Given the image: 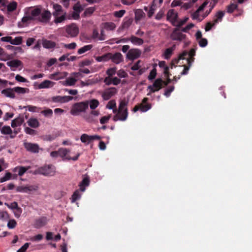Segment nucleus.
Returning <instances> with one entry per match:
<instances>
[{
  "label": "nucleus",
  "mask_w": 252,
  "mask_h": 252,
  "mask_svg": "<svg viewBox=\"0 0 252 252\" xmlns=\"http://www.w3.org/2000/svg\"><path fill=\"white\" fill-rule=\"evenodd\" d=\"M89 101H85L74 103L70 110V114L73 116H77L81 112H85L89 107Z\"/></svg>",
  "instance_id": "nucleus-1"
},
{
  "label": "nucleus",
  "mask_w": 252,
  "mask_h": 252,
  "mask_svg": "<svg viewBox=\"0 0 252 252\" xmlns=\"http://www.w3.org/2000/svg\"><path fill=\"white\" fill-rule=\"evenodd\" d=\"M56 173V168L52 164L45 165L36 169L35 174H41L45 176H53Z\"/></svg>",
  "instance_id": "nucleus-2"
},
{
  "label": "nucleus",
  "mask_w": 252,
  "mask_h": 252,
  "mask_svg": "<svg viewBox=\"0 0 252 252\" xmlns=\"http://www.w3.org/2000/svg\"><path fill=\"white\" fill-rule=\"evenodd\" d=\"M179 28H176L170 34V37L172 40L182 41L186 38V35L183 34Z\"/></svg>",
  "instance_id": "nucleus-3"
},
{
  "label": "nucleus",
  "mask_w": 252,
  "mask_h": 252,
  "mask_svg": "<svg viewBox=\"0 0 252 252\" xmlns=\"http://www.w3.org/2000/svg\"><path fill=\"white\" fill-rule=\"evenodd\" d=\"M59 156L61 157L63 160H73L74 161L77 160L80 156V154H78L75 157L71 158L67 156L68 154L70 152V150L66 148H60L58 150Z\"/></svg>",
  "instance_id": "nucleus-4"
},
{
  "label": "nucleus",
  "mask_w": 252,
  "mask_h": 252,
  "mask_svg": "<svg viewBox=\"0 0 252 252\" xmlns=\"http://www.w3.org/2000/svg\"><path fill=\"white\" fill-rule=\"evenodd\" d=\"M66 32L71 37L77 36L79 33V28L74 23H72L66 27Z\"/></svg>",
  "instance_id": "nucleus-5"
},
{
  "label": "nucleus",
  "mask_w": 252,
  "mask_h": 252,
  "mask_svg": "<svg viewBox=\"0 0 252 252\" xmlns=\"http://www.w3.org/2000/svg\"><path fill=\"white\" fill-rule=\"evenodd\" d=\"M117 93V90L115 87H111L105 89L102 94V97L104 100L110 99Z\"/></svg>",
  "instance_id": "nucleus-6"
},
{
  "label": "nucleus",
  "mask_w": 252,
  "mask_h": 252,
  "mask_svg": "<svg viewBox=\"0 0 252 252\" xmlns=\"http://www.w3.org/2000/svg\"><path fill=\"white\" fill-rule=\"evenodd\" d=\"M23 145L27 151L32 153H38L40 149L39 145L36 143L25 142Z\"/></svg>",
  "instance_id": "nucleus-7"
},
{
  "label": "nucleus",
  "mask_w": 252,
  "mask_h": 252,
  "mask_svg": "<svg viewBox=\"0 0 252 252\" xmlns=\"http://www.w3.org/2000/svg\"><path fill=\"white\" fill-rule=\"evenodd\" d=\"M38 189V186L36 185H27L18 187L16 191L21 192L30 193L31 191L37 190Z\"/></svg>",
  "instance_id": "nucleus-8"
},
{
  "label": "nucleus",
  "mask_w": 252,
  "mask_h": 252,
  "mask_svg": "<svg viewBox=\"0 0 252 252\" xmlns=\"http://www.w3.org/2000/svg\"><path fill=\"white\" fill-rule=\"evenodd\" d=\"M141 54L140 50L137 49H131L129 50L126 54V58L129 60L133 61L138 58Z\"/></svg>",
  "instance_id": "nucleus-9"
},
{
  "label": "nucleus",
  "mask_w": 252,
  "mask_h": 252,
  "mask_svg": "<svg viewBox=\"0 0 252 252\" xmlns=\"http://www.w3.org/2000/svg\"><path fill=\"white\" fill-rule=\"evenodd\" d=\"M108 55L109 56L110 60H111L112 62L116 64H119L123 61V56L119 52H117L114 54L109 53Z\"/></svg>",
  "instance_id": "nucleus-10"
},
{
  "label": "nucleus",
  "mask_w": 252,
  "mask_h": 252,
  "mask_svg": "<svg viewBox=\"0 0 252 252\" xmlns=\"http://www.w3.org/2000/svg\"><path fill=\"white\" fill-rule=\"evenodd\" d=\"M195 55V49L194 48H191L188 53L187 51H185L183 52L181 54L179 55V59H185L187 61V60H189V59L191 60L193 59L194 60V58L193 57Z\"/></svg>",
  "instance_id": "nucleus-11"
},
{
  "label": "nucleus",
  "mask_w": 252,
  "mask_h": 252,
  "mask_svg": "<svg viewBox=\"0 0 252 252\" xmlns=\"http://www.w3.org/2000/svg\"><path fill=\"white\" fill-rule=\"evenodd\" d=\"M128 116V111L127 109H125L124 111L118 110V114L114 116L113 118V120L114 121H117L118 120L120 121H125L126 120Z\"/></svg>",
  "instance_id": "nucleus-12"
},
{
  "label": "nucleus",
  "mask_w": 252,
  "mask_h": 252,
  "mask_svg": "<svg viewBox=\"0 0 252 252\" xmlns=\"http://www.w3.org/2000/svg\"><path fill=\"white\" fill-rule=\"evenodd\" d=\"M7 66L10 67L11 70H15V68L21 67V69L23 67V63L18 60H13L7 62L6 63Z\"/></svg>",
  "instance_id": "nucleus-13"
},
{
  "label": "nucleus",
  "mask_w": 252,
  "mask_h": 252,
  "mask_svg": "<svg viewBox=\"0 0 252 252\" xmlns=\"http://www.w3.org/2000/svg\"><path fill=\"white\" fill-rule=\"evenodd\" d=\"M178 17L177 13L175 12L173 9H170L167 13V18L171 21L174 26L176 25L175 23L177 22Z\"/></svg>",
  "instance_id": "nucleus-14"
},
{
  "label": "nucleus",
  "mask_w": 252,
  "mask_h": 252,
  "mask_svg": "<svg viewBox=\"0 0 252 252\" xmlns=\"http://www.w3.org/2000/svg\"><path fill=\"white\" fill-rule=\"evenodd\" d=\"M47 222L46 217H42L35 220L33 226L35 228H40L45 226Z\"/></svg>",
  "instance_id": "nucleus-15"
},
{
  "label": "nucleus",
  "mask_w": 252,
  "mask_h": 252,
  "mask_svg": "<svg viewBox=\"0 0 252 252\" xmlns=\"http://www.w3.org/2000/svg\"><path fill=\"white\" fill-rule=\"evenodd\" d=\"M41 16L39 17L38 19L41 22L47 23L49 21L51 17V13L48 10H44L40 14Z\"/></svg>",
  "instance_id": "nucleus-16"
},
{
  "label": "nucleus",
  "mask_w": 252,
  "mask_h": 252,
  "mask_svg": "<svg viewBox=\"0 0 252 252\" xmlns=\"http://www.w3.org/2000/svg\"><path fill=\"white\" fill-rule=\"evenodd\" d=\"M42 44L44 48L50 49H53L56 47V43L51 40H47L45 38L42 39Z\"/></svg>",
  "instance_id": "nucleus-17"
},
{
  "label": "nucleus",
  "mask_w": 252,
  "mask_h": 252,
  "mask_svg": "<svg viewBox=\"0 0 252 252\" xmlns=\"http://www.w3.org/2000/svg\"><path fill=\"white\" fill-rule=\"evenodd\" d=\"M148 100L147 97H145L142 99V102L140 104L141 111L145 112L151 108V104L147 103Z\"/></svg>",
  "instance_id": "nucleus-18"
},
{
  "label": "nucleus",
  "mask_w": 252,
  "mask_h": 252,
  "mask_svg": "<svg viewBox=\"0 0 252 252\" xmlns=\"http://www.w3.org/2000/svg\"><path fill=\"white\" fill-rule=\"evenodd\" d=\"M30 168V166H18L15 167L12 171L14 173H18V175L20 176L23 175L26 171Z\"/></svg>",
  "instance_id": "nucleus-19"
},
{
  "label": "nucleus",
  "mask_w": 252,
  "mask_h": 252,
  "mask_svg": "<svg viewBox=\"0 0 252 252\" xmlns=\"http://www.w3.org/2000/svg\"><path fill=\"white\" fill-rule=\"evenodd\" d=\"M90 184V178L87 176L84 177L82 181V182L80 183V190L82 191H84L85 190V187L88 186Z\"/></svg>",
  "instance_id": "nucleus-20"
},
{
  "label": "nucleus",
  "mask_w": 252,
  "mask_h": 252,
  "mask_svg": "<svg viewBox=\"0 0 252 252\" xmlns=\"http://www.w3.org/2000/svg\"><path fill=\"white\" fill-rule=\"evenodd\" d=\"M1 94H4L5 96L11 98H14L15 96L14 91L13 88H7L1 91Z\"/></svg>",
  "instance_id": "nucleus-21"
},
{
  "label": "nucleus",
  "mask_w": 252,
  "mask_h": 252,
  "mask_svg": "<svg viewBox=\"0 0 252 252\" xmlns=\"http://www.w3.org/2000/svg\"><path fill=\"white\" fill-rule=\"evenodd\" d=\"M176 46L175 45H174L172 46V47L170 48H167L164 53H163V57L166 60H168L170 58L172 55L173 54V51L175 49Z\"/></svg>",
  "instance_id": "nucleus-22"
},
{
  "label": "nucleus",
  "mask_w": 252,
  "mask_h": 252,
  "mask_svg": "<svg viewBox=\"0 0 252 252\" xmlns=\"http://www.w3.org/2000/svg\"><path fill=\"white\" fill-rule=\"evenodd\" d=\"M33 20L34 18L30 15L24 16L22 19L21 22L18 23V27H23L26 26L25 24Z\"/></svg>",
  "instance_id": "nucleus-23"
},
{
  "label": "nucleus",
  "mask_w": 252,
  "mask_h": 252,
  "mask_svg": "<svg viewBox=\"0 0 252 252\" xmlns=\"http://www.w3.org/2000/svg\"><path fill=\"white\" fill-rule=\"evenodd\" d=\"M13 57V56L8 55L3 48L0 47V60L5 61L12 59Z\"/></svg>",
  "instance_id": "nucleus-24"
},
{
  "label": "nucleus",
  "mask_w": 252,
  "mask_h": 252,
  "mask_svg": "<svg viewBox=\"0 0 252 252\" xmlns=\"http://www.w3.org/2000/svg\"><path fill=\"white\" fill-rule=\"evenodd\" d=\"M54 83L48 80H44L38 86L39 89L49 88L53 86Z\"/></svg>",
  "instance_id": "nucleus-25"
},
{
  "label": "nucleus",
  "mask_w": 252,
  "mask_h": 252,
  "mask_svg": "<svg viewBox=\"0 0 252 252\" xmlns=\"http://www.w3.org/2000/svg\"><path fill=\"white\" fill-rule=\"evenodd\" d=\"M27 123L30 126L34 128L38 127L40 125L39 122L36 118H30Z\"/></svg>",
  "instance_id": "nucleus-26"
},
{
  "label": "nucleus",
  "mask_w": 252,
  "mask_h": 252,
  "mask_svg": "<svg viewBox=\"0 0 252 252\" xmlns=\"http://www.w3.org/2000/svg\"><path fill=\"white\" fill-rule=\"evenodd\" d=\"M162 79L160 78H158L155 80L153 85L152 86H153L154 88L157 90V91H158L163 88V86H162Z\"/></svg>",
  "instance_id": "nucleus-27"
},
{
  "label": "nucleus",
  "mask_w": 252,
  "mask_h": 252,
  "mask_svg": "<svg viewBox=\"0 0 252 252\" xmlns=\"http://www.w3.org/2000/svg\"><path fill=\"white\" fill-rule=\"evenodd\" d=\"M53 8L55 10V12H53V15L54 16H57L61 15L64 13L63 12L62 7L61 5L58 4H55L53 5Z\"/></svg>",
  "instance_id": "nucleus-28"
},
{
  "label": "nucleus",
  "mask_w": 252,
  "mask_h": 252,
  "mask_svg": "<svg viewBox=\"0 0 252 252\" xmlns=\"http://www.w3.org/2000/svg\"><path fill=\"white\" fill-rule=\"evenodd\" d=\"M6 47L8 50L13 51L14 55H16L18 52L21 53H23L24 52L23 49L21 47H15L8 45H7Z\"/></svg>",
  "instance_id": "nucleus-29"
},
{
  "label": "nucleus",
  "mask_w": 252,
  "mask_h": 252,
  "mask_svg": "<svg viewBox=\"0 0 252 252\" xmlns=\"http://www.w3.org/2000/svg\"><path fill=\"white\" fill-rule=\"evenodd\" d=\"M192 62H193V59H191L190 60L189 59V60H187L188 65H184V68L182 72L180 73L181 75H186L188 74V71L189 69Z\"/></svg>",
  "instance_id": "nucleus-30"
},
{
  "label": "nucleus",
  "mask_w": 252,
  "mask_h": 252,
  "mask_svg": "<svg viewBox=\"0 0 252 252\" xmlns=\"http://www.w3.org/2000/svg\"><path fill=\"white\" fill-rule=\"evenodd\" d=\"M24 122L23 118L18 117L12 121L11 126L13 128L21 126Z\"/></svg>",
  "instance_id": "nucleus-31"
},
{
  "label": "nucleus",
  "mask_w": 252,
  "mask_h": 252,
  "mask_svg": "<svg viewBox=\"0 0 252 252\" xmlns=\"http://www.w3.org/2000/svg\"><path fill=\"white\" fill-rule=\"evenodd\" d=\"M130 41L133 44L138 45H141L144 42V41L142 38L137 37L134 35L131 36V37H130Z\"/></svg>",
  "instance_id": "nucleus-32"
},
{
  "label": "nucleus",
  "mask_w": 252,
  "mask_h": 252,
  "mask_svg": "<svg viewBox=\"0 0 252 252\" xmlns=\"http://www.w3.org/2000/svg\"><path fill=\"white\" fill-rule=\"evenodd\" d=\"M224 15V12L223 11H219L217 12L215 16V19H214V22L215 24H217L219 22L221 21Z\"/></svg>",
  "instance_id": "nucleus-33"
},
{
  "label": "nucleus",
  "mask_w": 252,
  "mask_h": 252,
  "mask_svg": "<svg viewBox=\"0 0 252 252\" xmlns=\"http://www.w3.org/2000/svg\"><path fill=\"white\" fill-rule=\"evenodd\" d=\"M80 140L82 143L86 144H89L92 141L91 140V135H89L87 134L84 133L80 137Z\"/></svg>",
  "instance_id": "nucleus-34"
},
{
  "label": "nucleus",
  "mask_w": 252,
  "mask_h": 252,
  "mask_svg": "<svg viewBox=\"0 0 252 252\" xmlns=\"http://www.w3.org/2000/svg\"><path fill=\"white\" fill-rule=\"evenodd\" d=\"M61 14L62 15L60 16V15L54 16L55 17L54 22L56 24L61 23L66 19V13L64 12Z\"/></svg>",
  "instance_id": "nucleus-35"
},
{
  "label": "nucleus",
  "mask_w": 252,
  "mask_h": 252,
  "mask_svg": "<svg viewBox=\"0 0 252 252\" xmlns=\"http://www.w3.org/2000/svg\"><path fill=\"white\" fill-rule=\"evenodd\" d=\"M13 90H14V92L18 93V94H24L26 93H28L29 91V90L28 88H22V87H16L15 88H13Z\"/></svg>",
  "instance_id": "nucleus-36"
},
{
  "label": "nucleus",
  "mask_w": 252,
  "mask_h": 252,
  "mask_svg": "<svg viewBox=\"0 0 252 252\" xmlns=\"http://www.w3.org/2000/svg\"><path fill=\"white\" fill-rule=\"evenodd\" d=\"M45 117L51 118L53 116V111L50 108H46L45 110L40 111Z\"/></svg>",
  "instance_id": "nucleus-37"
},
{
  "label": "nucleus",
  "mask_w": 252,
  "mask_h": 252,
  "mask_svg": "<svg viewBox=\"0 0 252 252\" xmlns=\"http://www.w3.org/2000/svg\"><path fill=\"white\" fill-rule=\"evenodd\" d=\"M76 81L77 80L75 78L73 77H69L66 79L64 85L68 86H73L75 84Z\"/></svg>",
  "instance_id": "nucleus-38"
},
{
  "label": "nucleus",
  "mask_w": 252,
  "mask_h": 252,
  "mask_svg": "<svg viewBox=\"0 0 252 252\" xmlns=\"http://www.w3.org/2000/svg\"><path fill=\"white\" fill-rule=\"evenodd\" d=\"M93 47V45H85L84 46H83V47L80 48L78 50V54H83L84 53H85L86 52L91 50Z\"/></svg>",
  "instance_id": "nucleus-39"
},
{
  "label": "nucleus",
  "mask_w": 252,
  "mask_h": 252,
  "mask_svg": "<svg viewBox=\"0 0 252 252\" xmlns=\"http://www.w3.org/2000/svg\"><path fill=\"white\" fill-rule=\"evenodd\" d=\"M5 205H6L9 208L16 209L17 212H19V213H21L22 212V209L18 207V203L16 202H14L11 203L10 205L5 203Z\"/></svg>",
  "instance_id": "nucleus-40"
},
{
  "label": "nucleus",
  "mask_w": 252,
  "mask_h": 252,
  "mask_svg": "<svg viewBox=\"0 0 252 252\" xmlns=\"http://www.w3.org/2000/svg\"><path fill=\"white\" fill-rule=\"evenodd\" d=\"M81 197V194L79 190H75L71 196V202L74 203Z\"/></svg>",
  "instance_id": "nucleus-41"
},
{
  "label": "nucleus",
  "mask_w": 252,
  "mask_h": 252,
  "mask_svg": "<svg viewBox=\"0 0 252 252\" xmlns=\"http://www.w3.org/2000/svg\"><path fill=\"white\" fill-rule=\"evenodd\" d=\"M23 38L22 36L16 37L14 39L12 38L11 44L12 45H19L22 44Z\"/></svg>",
  "instance_id": "nucleus-42"
},
{
  "label": "nucleus",
  "mask_w": 252,
  "mask_h": 252,
  "mask_svg": "<svg viewBox=\"0 0 252 252\" xmlns=\"http://www.w3.org/2000/svg\"><path fill=\"white\" fill-rule=\"evenodd\" d=\"M17 6V2L15 1H12L7 5V10L9 12H12L16 9Z\"/></svg>",
  "instance_id": "nucleus-43"
},
{
  "label": "nucleus",
  "mask_w": 252,
  "mask_h": 252,
  "mask_svg": "<svg viewBox=\"0 0 252 252\" xmlns=\"http://www.w3.org/2000/svg\"><path fill=\"white\" fill-rule=\"evenodd\" d=\"M1 133L3 134H9L12 133V129L9 126H4L0 130Z\"/></svg>",
  "instance_id": "nucleus-44"
},
{
  "label": "nucleus",
  "mask_w": 252,
  "mask_h": 252,
  "mask_svg": "<svg viewBox=\"0 0 252 252\" xmlns=\"http://www.w3.org/2000/svg\"><path fill=\"white\" fill-rule=\"evenodd\" d=\"M96 60L97 62H106L110 60L109 56L108 55V53L105 54L101 56L97 57L96 58Z\"/></svg>",
  "instance_id": "nucleus-45"
},
{
  "label": "nucleus",
  "mask_w": 252,
  "mask_h": 252,
  "mask_svg": "<svg viewBox=\"0 0 252 252\" xmlns=\"http://www.w3.org/2000/svg\"><path fill=\"white\" fill-rule=\"evenodd\" d=\"M157 69L156 67H154L153 69L150 71V74L148 77V79L152 81L153 79H154L156 76H157Z\"/></svg>",
  "instance_id": "nucleus-46"
},
{
  "label": "nucleus",
  "mask_w": 252,
  "mask_h": 252,
  "mask_svg": "<svg viewBox=\"0 0 252 252\" xmlns=\"http://www.w3.org/2000/svg\"><path fill=\"white\" fill-rule=\"evenodd\" d=\"M238 5L236 3H231L227 6V12L229 13H232L236 9Z\"/></svg>",
  "instance_id": "nucleus-47"
},
{
  "label": "nucleus",
  "mask_w": 252,
  "mask_h": 252,
  "mask_svg": "<svg viewBox=\"0 0 252 252\" xmlns=\"http://www.w3.org/2000/svg\"><path fill=\"white\" fill-rule=\"evenodd\" d=\"M145 15V13L141 9H138L135 12V18L137 20H140Z\"/></svg>",
  "instance_id": "nucleus-48"
},
{
  "label": "nucleus",
  "mask_w": 252,
  "mask_h": 252,
  "mask_svg": "<svg viewBox=\"0 0 252 252\" xmlns=\"http://www.w3.org/2000/svg\"><path fill=\"white\" fill-rule=\"evenodd\" d=\"M99 105V101L95 99H92L90 102V108L92 110L95 109Z\"/></svg>",
  "instance_id": "nucleus-49"
},
{
  "label": "nucleus",
  "mask_w": 252,
  "mask_h": 252,
  "mask_svg": "<svg viewBox=\"0 0 252 252\" xmlns=\"http://www.w3.org/2000/svg\"><path fill=\"white\" fill-rule=\"evenodd\" d=\"M41 13V10L39 8H35L31 11V16L33 18L39 16Z\"/></svg>",
  "instance_id": "nucleus-50"
},
{
  "label": "nucleus",
  "mask_w": 252,
  "mask_h": 252,
  "mask_svg": "<svg viewBox=\"0 0 252 252\" xmlns=\"http://www.w3.org/2000/svg\"><path fill=\"white\" fill-rule=\"evenodd\" d=\"M175 87L174 86H168L167 89H165L164 95L166 97H169L171 93L174 90Z\"/></svg>",
  "instance_id": "nucleus-51"
},
{
  "label": "nucleus",
  "mask_w": 252,
  "mask_h": 252,
  "mask_svg": "<svg viewBox=\"0 0 252 252\" xmlns=\"http://www.w3.org/2000/svg\"><path fill=\"white\" fill-rule=\"evenodd\" d=\"M26 107L28 111L32 112H39L41 110V108L32 105H28Z\"/></svg>",
  "instance_id": "nucleus-52"
},
{
  "label": "nucleus",
  "mask_w": 252,
  "mask_h": 252,
  "mask_svg": "<svg viewBox=\"0 0 252 252\" xmlns=\"http://www.w3.org/2000/svg\"><path fill=\"white\" fill-rule=\"evenodd\" d=\"M115 28L116 25L113 22H107L105 24V28L107 30H114Z\"/></svg>",
  "instance_id": "nucleus-53"
},
{
  "label": "nucleus",
  "mask_w": 252,
  "mask_h": 252,
  "mask_svg": "<svg viewBox=\"0 0 252 252\" xmlns=\"http://www.w3.org/2000/svg\"><path fill=\"white\" fill-rule=\"evenodd\" d=\"M9 218V215L6 211H0V220H6Z\"/></svg>",
  "instance_id": "nucleus-54"
},
{
  "label": "nucleus",
  "mask_w": 252,
  "mask_h": 252,
  "mask_svg": "<svg viewBox=\"0 0 252 252\" xmlns=\"http://www.w3.org/2000/svg\"><path fill=\"white\" fill-rule=\"evenodd\" d=\"M12 178V174L10 172H7L4 176L0 179V183H3L6 181L11 179Z\"/></svg>",
  "instance_id": "nucleus-55"
},
{
  "label": "nucleus",
  "mask_w": 252,
  "mask_h": 252,
  "mask_svg": "<svg viewBox=\"0 0 252 252\" xmlns=\"http://www.w3.org/2000/svg\"><path fill=\"white\" fill-rule=\"evenodd\" d=\"M127 105V102L125 100H122L119 104V110L122 111V110H125V109H127L126 106Z\"/></svg>",
  "instance_id": "nucleus-56"
},
{
  "label": "nucleus",
  "mask_w": 252,
  "mask_h": 252,
  "mask_svg": "<svg viewBox=\"0 0 252 252\" xmlns=\"http://www.w3.org/2000/svg\"><path fill=\"white\" fill-rule=\"evenodd\" d=\"M117 67H112L108 68L106 71V73L108 75V77L112 76L113 75H115V73L117 72Z\"/></svg>",
  "instance_id": "nucleus-57"
},
{
  "label": "nucleus",
  "mask_w": 252,
  "mask_h": 252,
  "mask_svg": "<svg viewBox=\"0 0 252 252\" xmlns=\"http://www.w3.org/2000/svg\"><path fill=\"white\" fill-rule=\"evenodd\" d=\"M117 74L120 78H126L128 77L127 73L124 69H120L118 71Z\"/></svg>",
  "instance_id": "nucleus-58"
},
{
  "label": "nucleus",
  "mask_w": 252,
  "mask_h": 252,
  "mask_svg": "<svg viewBox=\"0 0 252 252\" xmlns=\"http://www.w3.org/2000/svg\"><path fill=\"white\" fill-rule=\"evenodd\" d=\"M132 20L130 19H128L126 21H125L122 25V29H127L131 24Z\"/></svg>",
  "instance_id": "nucleus-59"
},
{
  "label": "nucleus",
  "mask_w": 252,
  "mask_h": 252,
  "mask_svg": "<svg viewBox=\"0 0 252 252\" xmlns=\"http://www.w3.org/2000/svg\"><path fill=\"white\" fill-rule=\"evenodd\" d=\"M191 18L193 20H197L198 22H201L203 19H200L199 17V12L196 10L191 15Z\"/></svg>",
  "instance_id": "nucleus-60"
},
{
  "label": "nucleus",
  "mask_w": 252,
  "mask_h": 252,
  "mask_svg": "<svg viewBox=\"0 0 252 252\" xmlns=\"http://www.w3.org/2000/svg\"><path fill=\"white\" fill-rule=\"evenodd\" d=\"M126 13L125 10H120L119 11H115L114 15L117 18L122 17Z\"/></svg>",
  "instance_id": "nucleus-61"
},
{
  "label": "nucleus",
  "mask_w": 252,
  "mask_h": 252,
  "mask_svg": "<svg viewBox=\"0 0 252 252\" xmlns=\"http://www.w3.org/2000/svg\"><path fill=\"white\" fill-rule=\"evenodd\" d=\"M16 224L17 222L15 220H10L8 222L7 227L10 229H13L15 227Z\"/></svg>",
  "instance_id": "nucleus-62"
},
{
  "label": "nucleus",
  "mask_w": 252,
  "mask_h": 252,
  "mask_svg": "<svg viewBox=\"0 0 252 252\" xmlns=\"http://www.w3.org/2000/svg\"><path fill=\"white\" fill-rule=\"evenodd\" d=\"M110 118H111L110 115L103 116L100 119V123L101 124H106L108 122V121L110 119Z\"/></svg>",
  "instance_id": "nucleus-63"
},
{
  "label": "nucleus",
  "mask_w": 252,
  "mask_h": 252,
  "mask_svg": "<svg viewBox=\"0 0 252 252\" xmlns=\"http://www.w3.org/2000/svg\"><path fill=\"white\" fill-rule=\"evenodd\" d=\"M155 10V5L154 4V1H153V3L152 5L151 6L150 8H149L148 16L149 18H151L153 15L154 13Z\"/></svg>",
  "instance_id": "nucleus-64"
}]
</instances>
